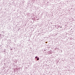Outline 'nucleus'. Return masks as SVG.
<instances>
[{
    "label": "nucleus",
    "instance_id": "obj_1",
    "mask_svg": "<svg viewBox=\"0 0 75 75\" xmlns=\"http://www.w3.org/2000/svg\"><path fill=\"white\" fill-rule=\"evenodd\" d=\"M39 57H38L37 59V61H38L39 60Z\"/></svg>",
    "mask_w": 75,
    "mask_h": 75
},
{
    "label": "nucleus",
    "instance_id": "obj_2",
    "mask_svg": "<svg viewBox=\"0 0 75 75\" xmlns=\"http://www.w3.org/2000/svg\"><path fill=\"white\" fill-rule=\"evenodd\" d=\"M35 58H36V59H38V57H36Z\"/></svg>",
    "mask_w": 75,
    "mask_h": 75
}]
</instances>
